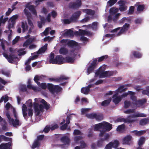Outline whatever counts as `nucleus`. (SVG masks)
<instances>
[{"label":"nucleus","instance_id":"obj_1","mask_svg":"<svg viewBox=\"0 0 149 149\" xmlns=\"http://www.w3.org/2000/svg\"><path fill=\"white\" fill-rule=\"evenodd\" d=\"M114 93L115 94L113 95L112 97L113 101L115 104H118L121 100L122 98L126 97L128 95H131V99L134 101V104H137V103L136 98L135 96H134L135 94L134 92L129 91L127 93H125L120 96L118 95V94L117 93L114 92Z\"/></svg>","mask_w":149,"mask_h":149},{"label":"nucleus","instance_id":"obj_2","mask_svg":"<svg viewBox=\"0 0 149 149\" xmlns=\"http://www.w3.org/2000/svg\"><path fill=\"white\" fill-rule=\"evenodd\" d=\"M34 102L33 103V107L35 112H40L42 111L44 107L42 104H39V103L43 104L44 107L46 109H49L50 105L47 104L45 100L40 98H36L34 99Z\"/></svg>","mask_w":149,"mask_h":149},{"label":"nucleus","instance_id":"obj_3","mask_svg":"<svg viewBox=\"0 0 149 149\" xmlns=\"http://www.w3.org/2000/svg\"><path fill=\"white\" fill-rule=\"evenodd\" d=\"M106 67L107 66L105 65H103L101 66L95 72L94 78L92 79L91 80L90 83H91L95 80V78L96 77H99L100 78H101L111 76L113 74L112 71H105Z\"/></svg>","mask_w":149,"mask_h":149},{"label":"nucleus","instance_id":"obj_4","mask_svg":"<svg viewBox=\"0 0 149 149\" xmlns=\"http://www.w3.org/2000/svg\"><path fill=\"white\" fill-rule=\"evenodd\" d=\"M47 44H45L44 46L42 47L41 49H39L38 52H35L33 54L32 56L30 57L26 61L25 64L26 65V66L25 67V69L26 71H29L30 70L31 68L30 65H28V64L31 61L35 59L38 56V54H41L44 53L47 49Z\"/></svg>","mask_w":149,"mask_h":149},{"label":"nucleus","instance_id":"obj_5","mask_svg":"<svg viewBox=\"0 0 149 149\" xmlns=\"http://www.w3.org/2000/svg\"><path fill=\"white\" fill-rule=\"evenodd\" d=\"M27 8H28L31 11L32 13L35 15H36V12L34 8V7L32 5L29 6V5H27L26 8L24 10V13L26 16L28 17V23L30 26V28L29 30V33H30L31 32L32 29L34 28V26L32 22L28 18V17L29 16L30 13Z\"/></svg>","mask_w":149,"mask_h":149},{"label":"nucleus","instance_id":"obj_6","mask_svg":"<svg viewBox=\"0 0 149 149\" xmlns=\"http://www.w3.org/2000/svg\"><path fill=\"white\" fill-rule=\"evenodd\" d=\"M129 24H125L123 26L122 28L118 27L111 31V33H114L113 34H108L105 36V37H109L112 38L113 37V35L115 36H119L122 34L127 31L129 28Z\"/></svg>","mask_w":149,"mask_h":149},{"label":"nucleus","instance_id":"obj_7","mask_svg":"<svg viewBox=\"0 0 149 149\" xmlns=\"http://www.w3.org/2000/svg\"><path fill=\"white\" fill-rule=\"evenodd\" d=\"M18 15H15L12 16L9 19L8 22V31L6 30L4 32L7 33L8 35V39L10 40L11 39V36L12 35V31L10 30V29L13 28L16 22V19L18 18Z\"/></svg>","mask_w":149,"mask_h":149},{"label":"nucleus","instance_id":"obj_8","mask_svg":"<svg viewBox=\"0 0 149 149\" xmlns=\"http://www.w3.org/2000/svg\"><path fill=\"white\" fill-rule=\"evenodd\" d=\"M54 54L51 53L49 56V62L50 63L55 64H61L65 63V58L61 55L57 56L54 58Z\"/></svg>","mask_w":149,"mask_h":149},{"label":"nucleus","instance_id":"obj_9","mask_svg":"<svg viewBox=\"0 0 149 149\" xmlns=\"http://www.w3.org/2000/svg\"><path fill=\"white\" fill-rule=\"evenodd\" d=\"M13 116L15 118H16L15 120L13 119V116L11 114L9 113V112H7L6 114V115L9 120V122L10 124H12L14 127H17V126H19L21 124V123L19 120L17 119V115L16 112H13Z\"/></svg>","mask_w":149,"mask_h":149},{"label":"nucleus","instance_id":"obj_10","mask_svg":"<svg viewBox=\"0 0 149 149\" xmlns=\"http://www.w3.org/2000/svg\"><path fill=\"white\" fill-rule=\"evenodd\" d=\"M118 9L116 7H113L111 8L109 11L110 15L108 17V20L109 21L113 18L114 21L116 20L119 17L120 15V13H117L115 15L118 11Z\"/></svg>","mask_w":149,"mask_h":149},{"label":"nucleus","instance_id":"obj_11","mask_svg":"<svg viewBox=\"0 0 149 149\" xmlns=\"http://www.w3.org/2000/svg\"><path fill=\"white\" fill-rule=\"evenodd\" d=\"M26 104L27 106V107L25 104H24L22 107V109L23 112H32L33 110L32 109L33 108L34 109L33 104H32V101L31 99H29L26 102Z\"/></svg>","mask_w":149,"mask_h":149},{"label":"nucleus","instance_id":"obj_12","mask_svg":"<svg viewBox=\"0 0 149 149\" xmlns=\"http://www.w3.org/2000/svg\"><path fill=\"white\" fill-rule=\"evenodd\" d=\"M82 114L83 115H85L88 118H95L97 120H102L103 118V116L102 115H97L95 113L82 112Z\"/></svg>","mask_w":149,"mask_h":149},{"label":"nucleus","instance_id":"obj_13","mask_svg":"<svg viewBox=\"0 0 149 149\" xmlns=\"http://www.w3.org/2000/svg\"><path fill=\"white\" fill-rule=\"evenodd\" d=\"M103 125V130L99 134V136H102L104 135L105 132L109 131L112 129V125L109 123L104 122H102Z\"/></svg>","mask_w":149,"mask_h":149},{"label":"nucleus","instance_id":"obj_14","mask_svg":"<svg viewBox=\"0 0 149 149\" xmlns=\"http://www.w3.org/2000/svg\"><path fill=\"white\" fill-rule=\"evenodd\" d=\"M42 76H36L34 78V81L38 84V86L41 87L43 89H46L47 88H48V86L49 84H47L46 83H42L40 84L38 82V80H40L42 78Z\"/></svg>","mask_w":149,"mask_h":149},{"label":"nucleus","instance_id":"obj_15","mask_svg":"<svg viewBox=\"0 0 149 149\" xmlns=\"http://www.w3.org/2000/svg\"><path fill=\"white\" fill-rule=\"evenodd\" d=\"M3 55L10 63H12L19 60L18 58L13 54L8 55L6 53H3Z\"/></svg>","mask_w":149,"mask_h":149},{"label":"nucleus","instance_id":"obj_16","mask_svg":"<svg viewBox=\"0 0 149 149\" xmlns=\"http://www.w3.org/2000/svg\"><path fill=\"white\" fill-rule=\"evenodd\" d=\"M119 144V142L118 140H115L107 145L104 149H111L113 148H116L118 147Z\"/></svg>","mask_w":149,"mask_h":149},{"label":"nucleus","instance_id":"obj_17","mask_svg":"<svg viewBox=\"0 0 149 149\" xmlns=\"http://www.w3.org/2000/svg\"><path fill=\"white\" fill-rule=\"evenodd\" d=\"M48 89L52 93L54 92H58L62 89V88L59 87L58 86H54L52 84H49L48 86Z\"/></svg>","mask_w":149,"mask_h":149},{"label":"nucleus","instance_id":"obj_18","mask_svg":"<svg viewBox=\"0 0 149 149\" xmlns=\"http://www.w3.org/2000/svg\"><path fill=\"white\" fill-rule=\"evenodd\" d=\"M61 43L63 45H67L69 46L76 45L77 44V43L76 42L69 40H61Z\"/></svg>","mask_w":149,"mask_h":149},{"label":"nucleus","instance_id":"obj_19","mask_svg":"<svg viewBox=\"0 0 149 149\" xmlns=\"http://www.w3.org/2000/svg\"><path fill=\"white\" fill-rule=\"evenodd\" d=\"M118 3L119 6V9L120 11H124L127 10V6L125 5L126 3V1L121 0Z\"/></svg>","mask_w":149,"mask_h":149},{"label":"nucleus","instance_id":"obj_20","mask_svg":"<svg viewBox=\"0 0 149 149\" xmlns=\"http://www.w3.org/2000/svg\"><path fill=\"white\" fill-rule=\"evenodd\" d=\"M97 60L95 59L91 63L90 65L88 68L87 73V75H88L91 73L92 71L95 68L97 62Z\"/></svg>","mask_w":149,"mask_h":149},{"label":"nucleus","instance_id":"obj_21","mask_svg":"<svg viewBox=\"0 0 149 149\" xmlns=\"http://www.w3.org/2000/svg\"><path fill=\"white\" fill-rule=\"evenodd\" d=\"M132 140V137L131 135H127L123 139L122 143L123 144L130 145L131 143Z\"/></svg>","mask_w":149,"mask_h":149},{"label":"nucleus","instance_id":"obj_22","mask_svg":"<svg viewBox=\"0 0 149 149\" xmlns=\"http://www.w3.org/2000/svg\"><path fill=\"white\" fill-rule=\"evenodd\" d=\"M51 16V14H49L47 16V18L45 19H44L43 18L41 17L40 20L41 22H38V26L40 28L42 27V24L46 22H49L50 21V17Z\"/></svg>","mask_w":149,"mask_h":149},{"label":"nucleus","instance_id":"obj_23","mask_svg":"<svg viewBox=\"0 0 149 149\" xmlns=\"http://www.w3.org/2000/svg\"><path fill=\"white\" fill-rule=\"evenodd\" d=\"M81 5L80 0H77L75 3L71 2L70 3L69 7L71 8H77Z\"/></svg>","mask_w":149,"mask_h":149},{"label":"nucleus","instance_id":"obj_24","mask_svg":"<svg viewBox=\"0 0 149 149\" xmlns=\"http://www.w3.org/2000/svg\"><path fill=\"white\" fill-rule=\"evenodd\" d=\"M30 83L31 80L30 79H29L28 82V85L27 86V87L28 88L32 89L35 92L39 91L41 90V89L40 88L33 86L31 85Z\"/></svg>","mask_w":149,"mask_h":149},{"label":"nucleus","instance_id":"obj_25","mask_svg":"<svg viewBox=\"0 0 149 149\" xmlns=\"http://www.w3.org/2000/svg\"><path fill=\"white\" fill-rule=\"evenodd\" d=\"M73 31L71 29L65 30L61 32V34L64 36H71L73 35Z\"/></svg>","mask_w":149,"mask_h":149},{"label":"nucleus","instance_id":"obj_26","mask_svg":"<svg viewBox=\"0 0 149 149\" xmlns=\"http://www.w3.org/2000/svg\"><path fill=\"white\" fill-rule=\"evenodd\" d=\"M93 84H90L87 87L82 88L81 90L82 93L85 94H88L89 91V88L93 86Z\"/></svg>","mask_w":149,"mask_h":149},{"label":"nucleus","instance_id":"obj_27","mask_svg":"<svg viewBox=\"0 0 149 149\" xmlns=\"http://www.w3.org/2000/svg\"><path fill=\"white\" fill-rule=\"evenodd\" d=\"M103 123H101L96 124L94 126V130L95 131L99 130L100 133L103 130Z\"/></svg>","mask_w":149,"mask_h":149},{"label":"nucleus","instance_id":"obj_28","mask_svg":"<svg viewBox=\"0 0 149 149\" xmlns=\"http://www.w3.org/2000/svg\"><path fill=\"white\" fill-rule=\"evenodd\" d=\"M21 27L22 29V32H25L28 29V26L27 22L25 21H22L21 22Z\"/></svg>","mask_w":149,"mask_h":149},{"label":"nucleus","instance_id":"obj_29","mask_svg":"<svg viewBox=\"0 0 149 149\" xmlns=\"http://www.w3.org/2000/svg\"><path fill=\"white\" fill-rule=\"evenodd\" d=\"M81 13L80 11H78L73 13L71 17V20L74 21L76 20L79 17Z\"/></svg>","mask_w":149,"mask_h":149},{"label":"nucleus","instance_id":"obj_30","mask_svg":"<svg viewBox=\"0 0 149 149\" xmlns=\"http://www.w3.org/2000/svg\"><path fill=\"white\" fill-rule=\"evenodd\" d=\"M71 117V115L68 116L67 117L66 123L62 125L60 127L61 129L62 130L65 129L67 127V124H69L70 122L69 119Z\"/></svg>","mask_w":149,"mask_h":149},{"label":"nucleus","instance_id":"obj_31","mask_svg":"<svg viewBox=\"0 0 149 149\" xmlns=\"http://www.w3.org/2000/svg\"><path fill=\"white\" fill-rule=\"evenodd\" d=\"M11 146L10 143H8L6 144H1L0 145V149H9Z\"/></svg>","mask_w":149,"mask_h":149},{"label":"nucleus","instance_id":"obj_32","mask_svg":"<svg viewBox=\"0 0 149 149\" xmlns=\"http://www.w3.org/2000/svg\"><path fill=\"white\" fill-rule=\"evenodd\" d=\"M98 24L97 22H94L92 24H90L86 26L87 29H88L90 28H92L93 29H96L97 26Z\"/></svg>","mask_w":149,"mask_h":149},{"label":"nucleus","instance_id":"obj_33","mask_svg":"<svg viewBox=\"0 0 149 149\" xmlns=\"http://www.w3.org/2000/svg\"><path fill=\"white\" fill-rule=\"evenodd\" d=\"M147 100L145 98L140 99V108H143L146 106Z\"/></svg>","mask_w":149,"mask_h":149},{"label":"nucleus","instance_id":"obj_34","mask_svg":"<svg viewBox=\"0 0 149 149\" xmlns=\"http://www.w3.org/2000/svg\"><path fill=\"white\" fill-rule=\"evenodd\" d=\"M61 141L65 144H68L70 142V139L68 136H64L61 139Z\"/></svg>","mask_w":149,"mask_h":149},{"label":"nucleus","instance_id":"obj_35","mask_svg":"<svg viewBox=\"0 0 149 149\" xmlns=\"http://www.w3.org/2000/svg\"><path fill=\"white\" fill-rule=\"evenodd\" d=\"M109 137V135L108 134H106L105 135L104 138V139H101L98 141L97 142V145L99 146H100L103 143V142L105 140H106L108 139Z\"/></svg>","mask_w":149,"mask_h":149},{"label":"nucleus","instance_id":"obj_36","mask_svg":"<svg viewBox=\"0 0 149 149\" xmlns=\"http://www.w3.org/2000/svg\"><path fill=\"white\" fill-rule=\"evenodd\" d=\"M118 122H123L124 123H131L133 121L132 120H130V119H125L122 118H119L117 119Z\"/></svg>","mask_w":149,"mask_h":149},{"label":"nucleus","instance_id":"obj_37","mask_svg":"<svg viewBox=\"0 0 149 149\" xmlns=\"http://www.w3.org/2000/svg\"><path fill=\"white\" fill-rule=\"evenodd\" d=\"M126 89V88H124V86L123 85L120 86L117 90H116L114 92L117 93L118 94L119 93H120L125 91Z\"/></svg>","mask_w":149,"mask_h":149},{"label":"nucleus","instance_id":"obj_38","mask_svg":"<svg viewBox=\"0 0 149 149\" xmlns=\"http://www.w3.org/2000/svg\"><path fill=\"white\" fill-rule=\"evenodd\" d=\"M149 122V118H144L140 120V125H144L148 123Z\"/></svg>","mask_w":149,"mask_h":149},{"label":"nucleus","instance_id":"obj_39","mask_svg":"<svg viewBox=\"0 0 149 149\" xmlns=\"http://www.w3.org/2000/svg\"><path fill=\"white\" fill-rule=\"evenodd\" d=\"M83 11L86 13L87 14L91 15H93L94 13V12L90 9H83Z\"/></svg>","mask_w":149,"mask_h":149},{"label":"nucleus","instance_id":"obj_40","mask_svg":"<svg viewBox=\"0 0 149 149\" xmlns=\"http://www.w3.org/2000/svg\"><path fill=\"white\" fill-rule=\"evenodd\" d=\"M9 98V97L6 95L2 96L0 100V103L2 102L3 101H4L5 103L6 102L8 101Z\"/></svg>","mask_w":149,"mask_h":149},{"label":"nucleus","instance_id":"obj_41","mask_svg":"<svg viewBox=\"0 0 149 149\" xmlns=\"http://www.w3.org/2000/svg\"><path fill=\"white\" fill-rule=\"evenodd\" d=\"M65 63H72L74 61L73 58H72L69 56L66 57L65 58Z\"/></svg>","mask_w":149,"mask_h":149},{"label":"nucleus","instance_id":"obj_42","mask_svg":"<svg viewBox=\"0 0 149 149\" xmlns=\"http://www.w3.org/2000/svg\"><path fill=\"white\" fill-rule=\"evenodd\" d=\"M111 100V99L110 98L107 100H105L102 102L101 103L102 105L104 106H106L108 105Z\"/></svg>","mask_w":149,"mask_h":149},{"label":"nucleus","instance_id":"obj_43","mask_svg":"<svg viewBox=\"0 0 149 149\" xmlns=\"http://www.w3.org/2000/svg\"><path fill=\"white\" fill-rule=\"evenodd\" d=\"M124 125H120L117 127L116 130L117 132H120L123 131L124 129Z\"/></svg>","mask_w":149,"mask_h":149},{"label":"nucleus","instance_id":"obj_44","mask_svg":"<svg viewBox=\"0 0 149 149\" xmlns=\"http://www.w3.org/2000/svg\"><path fill=\"white\" fill-rule=\"evenodd\" d=\"M3 16H2L0 18V26H1L2 24H4L8 20V18L6 17L3 19Z\"/></svg>","mask_w":149,"mask_h":149},{"label":"nucleus","instance_id":"obj_45","mask_svg":"<svg viewBox=\"0 0 149 149\" xmlns=\"http://www.w3.org/2000/svg\"><path fill=\"white\" fill-rule=\"evenodd\" d=\"M23 114L25 118L26 119L29 116H31L33 112H23Z\"/></svg>","mask_w":149,"mask_h":149},{"label":"nucleus","instance_id":"obj_46","mask_svg":"<svg viewBox=\"0 0 149 149\" xmlns=\"http://www.w3.org/2000/svg\"><path fill=\"white\" fill-rule=\"evenodd\" d=\"M81 143V147H80L79 146H77L75 147V149H80L81 148H83L86 146V145L85 143L83 141H80Z\"/></svg>","mask_w":149,"mask_h":149},{"label":"nucleus","instance_id":"obj_47","mask_svg":"<svg viewBox=\"0 0 149 149\" xmlns=\"http://www.w3.org/2000/svg\"><path fill=\"white\" fill-rule=\"evenodd\" d=\"M5 108L7 110H8L9 109H13V111L14 112L15 111V109L9 103H7L5 107Z\"/></svg>","mask_w":149,"mask_h":149},{"label":"nucleus","instance_id":"obj_48","mask_svg":"<svg viewBox=\"0 0 149 149\" xmlns=\"http://www.w3.org/2000/svg\"><path fill=\"white\" fill-rule=\"evenodd\" d=\"M40 146V143L38 140L35 141L33 145H32L31 148L32 149H34L37 147H38Z\"/></svg>","mask_w":149,"mask_h":149},{"label":"nucleus","instance_id":"obj_49","mask_svg":"<svg viewBox=\"0 0 149 149\" xmlns=\"http://www.w3.org/2000/svg\"><path fill=\"white\" fill-rule=\"evenodd\" d=\"M117 0H110L107 2V5L111 6L114 4Z\"/></svg>","mask_w":149,"mask_h":149},{"label":"nucleus","instance_id":"obj_50","mask_svg":"<svg viewBox=\"0 0 149 149\" xmlns=\"http://www.w3.org/2000/svg\"><path fill=\"white\" fill-rule=\"evenodd\" d=\"M67 52V50L66 49L64 48H61L59 50L60 53L61 54H66Z\"/></svg>","mask_w":149,"mask_h":149},{"label":"nucleus","instance_id":"obj_51","mask_svg":"<svg viewBox=\"0 0 149 149\" xmlns=\"http://www.w3.org/2000/svg\"><path fill=\"white\" fill-rule=\"evenodd\" d=\"M76 33H79V34L80 35H87V33L85 31L81 29L79 30V31H76Z\"/></svg>","mask_w":149,"mask_h":149},{"label":"nucleus","instance_id":"obj_52","mask_svg":"<svg viewBox=\"0 0 149 149\" xmlns=\"http://www.w3.org/2000/svg\"><path fill=\"white\" fill-rule=\"evenodd\" d=\"M134 7L133 6H131L130 7V8L129 10L128 14L130 15L132 14L134 10Z\"/></svg>","mask_w":149,"mask_h":149},{"label":"nucleus","instance_id":"obj_53","mask_svg":"<svg viewBox=\"0 0 149 149\" xmlns=\"http://www.w3.org/2000/svg\"><path fill=\"white\" fill-rule=\"evenodd\" d=\"M51 29V28L49 27L46 28L43 32V33H41V36H42L43 35L45 36L47 35L49 31Z\"/></svg>","mask_w":149,"mask_h":149},{"label":"nucleus","instance_id":"obj_54","mask_svg":"<svg viewBox=\"0 0 149 149\" xmlns=\"http://www.w3.org/2000/svg\"><path fill=\"white\" fill-rule=\"evenodd\" d=\"M146 141V138L143 137L142 136L140 137V147H141L142 145Z\"/></svg>","mask_w":149,"mask_h":149},{"label":"nucleus","instance_id":"obj_55","mask_svg":"<svg viewBox=\"0 0 149 149\" xmlns=\"http://www.w3.org/2000/svg\"><path fill=\"white\" fill-rule=\"evenodd\" d=\"M68 79V77H66L64 76H62L58 79L57 81L59 82H61L63 81V80H66Z\"/></svg>","mask_w":149,"mask_h":149},{"label":"nucleus","instance_id":"obj_56","mask_svg":"<svg viewBox=\"0 0 149 149\" xmlns=\"http://www.w3.org/2000/svg\"><path fill=\"white\" fill-rule=\"evenodd\" d=\"M130 104L131 103L130 101L126 100L124 102V107L127 108L130 107Z\"/></svg>","mask_w":149,"mask_h":149},{"label":"nucleus","instance_id":"obj_57","mask_svg":"<svg viewBox=\"0 0 149 149\" xmlns=\"http://www.w3.org/2000/svg\"><path fill=\"white\" fill-rule=\"evenodd\" d=\"M2 122V123H3L4 125L3 126V130H5L6 129V123L5 121L3 120V118L0 116V122Z\"/></svg>","mask_w":149,"mask_h":149},{"label":"nucleus","instance_id":"obj_58","mask_svg":"<svg viewBox=\"0 0 149 149\" xmlns=\"http://www.w3.org/2000/svg\"><path fill=\"white\" fill-rule=\"evenodd\" d=\"M82 133L79 130H75L74 131L73 134L74 135H82Z\"/></svg>","mask_w":149,"mask_h":149},{"label":"nucleus","instance_id":"obj_59","mask_svg":"<svg viewBox=\"0 0 149 149\" xmlns=\"http://www.w3.org/2000/svg\"><path fill=\"white\" fill-rule=\"evenodd\" d=\"M107 57L108 56L107 55L102 56L98 58V61L99 62L103 60L104 59L107 58Z\"/></svg>","mask_w":149,"mask_h":149},{"label":"nucleus","instance_id":"obj_60","mask_svg":"<svg viewBox=\"0 0 149 149\" xmlns=\"http://www.w3.org/2000/svg\"><path fill=\"white\" fill-rule=\"evenodd\" d=\"M82 139L81 136H76L74 138V141L75 143H78Z\"/></svg>","mask_w":149,"mask_h":149},{"label":"nucleus","instance_id":"obj_61","mask_svg":"<svg viewBox=\"0 0 149 149\" xmlns=\"http://www.w3.org/2000/svg\"><path fill=\"white\" fill-rule=\"evenodd\" d=\"M20 38L19 36H17L15 39L13 41L12 43L13 45L15 44L19 41Z\"/></svg>","mask_w":149,"mask_h":149},{"label":"nucleus","instance_id":"obj_62","mask_svg":"<svg viewBox=\"0 0 149 149\" xmlns=\"http://www.w3.org/2000/svg\"><path fill=\"white\" fill-rule=\"evenodd\" d=\"M18 52L19 53L18 55L19 56L24 55L26 53V52L22 49L19 50Z\"/></svg>","mask_w":149,"mask_h":149},{"label":"nucleus","instance_id":"obj_63","mask_svg":"<svg viewBox=\"0 0 149 149\" xmlns=\"http://www.w3.org/2000/svg\"><path fill=\"white\" fill-rule=\"evenodd\" d=\"M30 42L27 40L25 42L23 45V46L24 47H26L30 44Z\"/></svg>","mask_w":149,"mask_h":149},{"label":"nucleus","instance_id":"obj_64","mask_svg":"<svg viewBox=\"0 0 149 149\" xmlns=\"http://www.w3.org/2000/svg\"><path fill=\"white\" fill-rule=\"evenodd\" d=\"M142 93L143 95H146L149 96V92L146 89V90H143L142 91Z\"/></svg>","mask_w":149,"mask_h":149}]
</instances>
